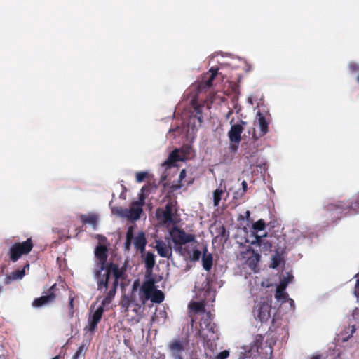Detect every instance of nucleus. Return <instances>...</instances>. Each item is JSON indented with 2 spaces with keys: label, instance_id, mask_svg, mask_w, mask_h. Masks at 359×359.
Returning a JSON list of instances; mask_svg holds the SVG:
<instances>
[{
  "label": "nucleus",
  "instance_id": "f257e3e1",
  "mask_svg": "<svg viewBox=\"0 0 359 359\" xmlns=\"http://www.w3.org/2000/svg\"><path fill=\"white\" fill-rule=\"evenodd\" d=\"M95 256L99 264V267L94 271L97 290L118 288V281L124 278L126 269L116 263L107 262L108 249L105 245H98L95 250Z\"/></svg>",
  "mask_w": 359,
  "mask_h": 359
},
{
  "label": "nucleus",
  "instance_id": "f03ea898",
  "mask_svg": "<svg viewBox=\"0 0 359 359\" xmlns=\"http://www.w3.org/2000/svg\"><path fill=\"white\" fill-rule=\"evenodd\" d=\"M117 289L118 288L107 287L106 290H97L100 293L103 294V299L101 302V305L89 316L88 325L85 327L86 330L91 332H94L96 330L97 324L101 320L104 311V307L111 303L116 294Z\"/></svg>",
  "mask_w": 359,
  "mask_h": 359
},
{
  "label": "nucleus",
  "instance_id": "7ed1b4c3",
  "mask_svg": "<svg viewBox=\"0 0 359 359\" xmlns=\"http://www.w3.org/2000/svg\"><path fill=\"white\" fill-rule=\"evenodd\" d=\"M154 278L149 277L143 282L139 290V300L142 304H145L148 300L155 304H161L165 299L164 293L157 290Z\"/></svg>",
  "mask_w": 359,
  "mask_h": 359
},
{
  "label": "nucleus",
  "instance_id": "20e7f679",
  "mask_svg": "<svg viewBox=\"0 0 359 359\" xmlns=\"http://www.w3.org/2000/svg\"><path fill=\"white\" fill-rule=\"evenodd\" d=\"M195 291L196 296L201 299V302H192L189 305V308L196 313H204L205 309L203 302L213 301L215 297V292L211 288L209 279L208 278H204L201 283V285H199V282H196Z\"/></svg>",
  "mask_w": 359,
  "mask_h": 359
},
{
  "label": "nucleus",
  "instance_id": "39448f33",
  "mask_svg": "<svg viewBox=\"0 0 359 359\" xmlns=\"http://www.w3.org/2000/svg\"><path fill=\"white\" fill-rule=\"evenodd\" d=\"M34 243L31 238L23 242H15L8 251L7 255L9 260L12 262H16L23 255H27L32 251Z\"/></svg>",
  "mask_w": 359,
  "mask_h": 359
},
{
  "label": "nucleus",
  "instance_id": "423d86ee",
  "mask_svg": "<svg viewBox=\"0 0 359 359\" xmlns=\"http://www.w3.org/2000/svg\"><path fill=\"white\" fill-rule=\"evenodd\" d=\"M198 334L205 342L215 340L216 335V325L212 323L210 312L205 313L204 316L201 318Z\"/></svg>",
  "mask_w": 359,
  "mask_h": 359
},
{
  "label": "nucleus",
  "instance_id": "0eeeda50",
  "mask_svg": "<svg viewBox=\"0 0 359 359\" xmlns=\"http://www.w3.org/2000/svg\"><path fill=\"white\" fill-rule=\"evenodd\" d=\"M348 206L340 202L338 204L330 203L324 206L323 216L329 223H334L341 219L346 214Z\"/></svg>",
  "mask_w": 359,
  "mask_h": 359
},
{
  "label": "nucleus",
  "instance_id": "6e6552de",
  "mask_svg": "<svg viewBox=\"0 0 359 359\" xmlns=\"http://www.w3.org/2000/svg\"><path fill=\"white\" fill-rule=\"evenodd\" d=\"M174 202L169 201L164 208H158L156 211V217L158 222L166 226L170 224H175L177 222L173 218Z\"/></svg>",
  "mask_w": 359,
  "mask_h": 359
},
{
  "label": "nucleus",
  "instance_id": "1a4fd4ad",
  "mask_svg": "<svg viewBox=\"0 0 359 359\" xmlns=\"http://www.w3.org/2000/svg\"><path fill=\"white\" fill-rule=\"evenodd\" d=\"M169 234L175 244V247L184 245L187 243L194 242L196 238L194 234L187 233L182 229H180L175 224L169 230Z\"/></svg>",
  "mask_w": 359,
  "mask_h": 359
},
{
  "label": "nucleus",
  "instance_id": "9d476101",
  "mask_svg": "<svg viewBox=\"0 0 359 359\" xmlns=\"http://www.w3.org/2000/svg\"><path fill=\"white\" fill-rule=\"evenodd\" d=\"M268 118L266 117V115L264 114L263 113L258 111L257 114V118L255 121V126L258 127L259 131L257 133L255 130L254 129V132L252 134V138L254 140H257L260 137L265 135L268 131H269V119H270V115H267Z\"/></svg>",
  "mask_w": 359,
  "mask_h": 359
},
{
  "label": "nucleus",
  "instance_id": "9b49d317",
  "mask_svg": "<svg viewBox=\"0 0 359 359\" xmlns=\"http://www.w3.org/2000/svg\"><path fill=\"white\" fill-rule=\"evenodd\" d=\"M144 203V196L143 194H140L139 200L133 201L129 210L125 209L121 213L124 217L130 218L133 220H137L140 218L141 214L143 211L142 206Z\"/></svg>",
  "mask_w": 359,
  "mask_h": 359
},
{
  "label": "nucleus",
  "instance_id": "f8f14e48",
  "mask_svg": "<svg viewBox=\"0 0 359 359\" xmlns=\"http://www.w3.org/2000/svg\"><path fill=\"white\" fill-rule=\"evenodd\" d=\"M56 290H57V287L55 283L48 289L46 294L34 299L32 306L34 308H40L54 302L57 297Z\"/></svg>",
  "mask_w": 359,
  "mask_h": 359
},
{
  "label": "nucleus",
  "instance_id": "ddd939ff",
  "mask_svg": "<svg viewBox=\"0 0 359 359\" xmlns=\"http://www.w3.org/2000/svg\"><path fill=\"white\" fill-rule=\"evenodd\" d=\"M218 68L212 67L208 72L203 75L198 86L200 91H203L212 86V82L218 74Z\"/></svg>",
  "mask_w": 359,
  "mask_h": 359
},
{
  "label": "nucleus",
  "instance_id": "4468645a",
  "mask_svg": "<svg viewBox=\"0 0 359 359\" xmlns=\"http://www.w3.org/2000/svg\"><path fill=\"white\" fill-rule=\"evenodd\" d=\"M271 306L266 302L258 304L253 309L254 316L260 321H266L270 317Z\"/></svg>",
  "mask_w": 359,
  "mask_h": 359
},
{
  "label": "nucleus",
  "instance_id": "2eb2a0df",
  "mask_svg": "<svg viewBox=\"0 0 359 359\" xmlns=\"http://www.w3.org/2000/svg\"><path fill=\"white\" fill-rule=\"evenodd\" d=\"M184 158V154L178 149H175L169 154L166 161L163 163V165L167 168H171L175 165L176 162L183 161Z\"/></svg>",
  "mask_w": 359,
  "mask_h": 359
},
{
  "label": "nucleus",
  "instance_id": "dca6fc26",
  "mask_svg": "<svg viewBox=\"0 0 359 359\" xmlns=\"http://www.w3.org/2000/svg\"><path fill=\"white\" fill-rule=\"evenodd\" d=\"M155 243L154 248L160 257L169 258L172 256V250L170 245H167L161 240H156Z\"/></svg>",
  "mask_w": 359,
  "mask_h": 359
},
{
  "label": "nucleus",
  "instance_id": "f3484780",
  "mask_svg": "<svg viewBox=\"0 0 359 359\" xmlns=\"http://www.w3.org/2000/svg\"><path fill=\"white\" fill-rule=\"evenodd\" d=\"M135 303H138L136 297V292H131L128 294H123L121 297L120 305L125 313L128 312L129 309Z\"/></svg>",
  "mask_w": 359,
  "mask_h": 359
},
{
  "label": "nucleus",
  "instance_id": "a211bd4d",
  "mask_svg": "<svg viewBox=\"0 0 359 359\" xmlns=\"http://www.w3.org/2000/svg\"><path fill=\"white\" fill-rule=\"evenodd\" d=\"M169 348L176 359H182V353L185 350L184 343L179 339L172 341L169 344Z\"/></svg>",
  "mask_w": 359,
  "mask_h": 359
},
{
  "label": "nucleus",
  "instance_id": "6ab92c4d",
  "mask_svg": "<svg viewBox=\"0 0 359 359\" xmlns=\"http://www.w3.org/2000/svg\"><path fill=\"white\" fill-rule=\"evenodd\" d=\"M243 128L240 124H234L231 127L228 133L229 140L232 143L238 144L241 140V133H243Z\"/></svg>",
  "mask_w": 359,
  "mask_h": 359
},
{
  "label": "nucleus",
  "instance_id": "aec40b11",
  "mask_svg": "<svg viewBox=\"0 0 359 359\" xmlns=\"http://www.w3.org/2000/svg\"><path fill=\"white\" fill-rule=\"evenodd\" d=\"M29 268V264L27 262V264L24 266L22 269H17L13 271L11 274L7 275L5 278L4 283L8 285L11 283L13 280L22 279L25 275V269Z\"/></svg>",
  "mask_w": 359,
  "mask_h": 359
},
{
  "label": "nucleus",
  "instance_id": "412c9836",
  "mask_svg": "<svg viewBox=\"0 0 359 359\" xmlns=\"http://www.w3.org/2000/svg\"><path fill=\"white\" fill-rule=\"evenodd\" d=\"M133 244L137 251H140L141 253L144 252L147 245V239L145 233L143 231L139 232L135 237Z\"/></svg>",
  "mask_w": 359,
  "mask_h": 359
},
{
  "label": "nucleus",
  "instance_id": "4be33fe9",
  "mask_svg": "<svg viewBox=\"0 0 359 359\" xmlns=\"http://www.w3.org/2000/svg\"><path fill=\"white\" fill-rule=\"evenodd\" d=\"M266 234H265L264 236H256L255 241L252 242V244H257V245L262 247L264 251H271V242L266 240Z\"/></svg>",
  "mask_w": 359,
  "mask_h": 359
},
{
  "label": "nucleus",
  "instance_id": "5701e85b",
  "mask_svg": "<svg viewBox=\"0 0 359 359\" xmlns=\"http://www.w3.org/2000/svg\"><path fill=\"white\" fill-rule=\"evenodd\" d=\"M213 264V257L211 253H208L207 248H205L203 250V253L202 256V264L203 269L209 271L212 267Z\"/></svg>",
  "mask_w": 359,
  "mask_h": 359
},
{
  "label": "nucleus",
  "instance_id": "b1692460",
  "mask_svg": "<svg viewBox=\"0 0 359 359\" xmlns=\"http://www.w3.org/2000/svg\"><path fill=\"white\" fill-rule=\"evenodd\" d=\"M81 222L83 224H90L94 229L97 226L98 217L95 214L81 215L80 217Z\"/></svg>",
  "mask_w": 359,
  "mask_h": 359
},
{
  "label": "nucleus",
  "instance_id": "393cba45",
  "mask_svg": "<svg viewBox=\"0 0 359 359\" xmlns=\"http://www.w3.org/2000/svg\"><path fill=\"white\" fill-rule=\"evenodd\" d=\"M191 106L195 113L194 116L197 118L198 121L201 123L203 121L202 109L204 107V104L199 103L196 99H193L191 100Z\"/></svg>",
  "mask_w": 359,
  "mask_h": 359
},
{
  "label": "nucleus",
  "instance_id": "a878e982",
  "mask_svg": "<svg viewBox=\"0 0 359 359\" xmlns=\"http://www.w3.org/2000/svg\"><path fill=\"white\" fill-rule=\"evenodd\" d=\"M133 231V226H130L128 228L126 236V241L124 243V249L126 251H129L130 249L132 241L134 238Z\"/></svg>",
  "mask_w": 359,
  "mask_h": 359
},
{
  "label": "nucleus",
  "instance_id": "bb28decb",
  "mask_svg": "<svg viewBox=\"0 0 359 359\" xmlns=\"http://www.w3.org/2000/svg\"><path fill=\"white\" fill-rule=\"evenodd\" d=\"M175 250L185 259H189L192 249L189 246L181 245L175 247Z\"/></svg>",
  "mask_w": 359,
  "mask_h": 359
},
{
  "label": "nucleus",
  "instance_id": "cd10ccee",
  "mask_svg": "<svg viewBox=\"0 0 359 359\" xmlns=\"http://www.w3.org/2000/svg\"><path fill=\"white\" fill-rule=\"evenodd\" d=\"M155 255L151 252H147L144 258V264L147 269H152L155 265Z\"/></svg>",
  "mask_w": 359,
  "mask_h": 359
},
{
  "label": "nucleus",
  "instance_id": "c85d7f7f",
  "mask_svg": "<svg viewBox=\"0 0 359 359\" xmlns=\"http://www.w3.org/2000/svg\"><path fill=\"white\" fill-rule=\"evenodd\" d=\"M225 193V190L221 189L220 187L217 188L213 191V205L215 207L219 205V202L222 198V196Z\"/></svg>",
  "mask_w": 359,
  "mask_h": 359
},
{
  "label": "nucleus",
  "instance_id": "c756f323",
  "mask_svg": "<svg viewBox=\"0 0 359 359\" xmlns=\"http://www.w3.org/2000/svg\"><path fill=\"white\" fill-rule=\"evenodd\" d=\"M275 298L277 300L282 301L283 302H285L288 298V294L283 287H277L276 293H275Z\"/></svg>",
  "mask_w": 359,
  "mask_h": 359
},
{
  "label": "nucleus",
  "instance_id": "7c9ffc66",
  "mask_svg": "<svg viewBox=\"0 0 359 359\" xmlns=\"http://www.w3.org/2000/svg\"><path fill=\"white\" fill-rule=\"evenodd\" d=\"M186 177V170L184 169L182 170L180 176H179V180L177 182H173L172 184L170 187V189L172 191H177L179 189H180L182 187V181Z\"/></svg>",
  "mask_w": 359,
  "mask_h": 359
},
{
  "label": "nucleus",
  "instance_id": "2f4dec72",
  "mask_svg": "<svg viewBox=\"0 0 359 359\" xmlns=\"http://www.w3.org/2000/svg\"><path fill=\"white\" fill-rule=\"evenodd\" d=\"M86 350L87 348L85 347V345L81 344V346H79L76 353L72 356V359H79L81 356H82L83 358H84Z\"/></svg>",
  "mask_w": 359,
  "mask_h": 359
},
{
  "label": "nucleus",
  "instance_id": "473e14b6",
  "mask_svg": "<svg viewBox=\"0 0 359 359\" xmlns=\"http://www.w3.org/2000/svg\"><path fill=\"white\" fill-rule=\"evenodd\" d=\"M201 252L195 246L192 248V251L189 259L192 262L198 261L201 257Z\"/></svg>",
  "mask_w": 359,
  "mask_h": 359
},
{
  "label": "nucleus",
  "instance_id": "72a5a7b5",
  "mask_svg": "<svg viewBox=\"0 0 359 359\" xmlns=\"http://www.w3.org/2000/svg\"><path fill=\"white\" fill-rule=\"evenodd\" d=\"M266 227V223L264 219H260L252 224V228L255 231H262Z\"/></svg>",
  "mask_w": 359,
  "mask_h": 359
},
{
  "label": "nucleus",
  "instance_id": "f704fd0d",
  "mask_svg": "<svg viewBox=\"0 0 359 359\" xmlns=\"http://www.w3.org/2000/svg\"><path fill=\"white\" fill-rule=\"evenodd\" d=\"M74 297L72 294H70L69 296V311H68V316L70 318H73L74 313Z\"/></svg>",
  "mask_w": 359,
  "mask_h": 359
},
{
  "label": "nucleus",
  "instance_id": "c9c22d12",
  "mask_svg": "<svg viewBox=\"0 0 359 359\" xmlns=\"http://www.w3.org/2000/svg\"><path fill=\"white\" fill-rule=\"evenodd\" d=\"M217 236L222 237V238H227L229 237V233L226 231V228L224 225H221L217 229Z\"/></svg>",
  "mask_w": 359,
  "mask_h": 359
},
{
  "label": "nucleus",
  "instance_id": "e433bc0d",
  "mask_svg": "<svg viewBox=\"0 0 359 359\" xmlns=\"http://www.w3.org/2000/svg\"><path fill=\"white\" fill-rule=\"evenodd\" d=\"M345 206H348V209L350 208L359 212V197L353 201L350 205H345Z\"/></svg>",
  "mask_w": 359,
  "mask_h": 359
},
{
  "label": "nucleus",
  "instance_id": "4c0bfd02",
  "mask_svg": "<svg viewBox=\"0 0 359 359\" xmlns=\"http://www.w3.org/2000/svg\"><path fill=\"white\" fill-rule=\"evenodd\" d=\"M147 177V173L146 172H139L136 173L135 178L137 182H142L144 181L146 177Z\"/></svg>",
  "mask_w": 359,
  "mask_h": 359
},
{
  "label": "nucleus",
  "instance_id": "58836bf2",
  "mask_svg": "<svg viewBox=\"0 0 359 359\" xmlns=\"http://www.w3.org/2000/svg\"><path fill=\"white\" fill-rule=\"evenodd\" d=\"M244 191H241V189L236 191L233 194V199L234 200H240L241 199L244 195H245Z\"/></svg>",
  "mask_w": 359,
  "mask_h": 359
},
{
  "label": "nucleus",
  "instance_id": "ea45409f",
  "mask_svg": "<svg viewBox=\"0 0 359 359\" xmlns=\"http://www.w3.org/2000/svg\"><path fill=\"white\" fill-rule=\"evenodd\" d=\"M348 68L352 73H355L359 70V65L355 62H350Z\"/></svg>",
  "mask_w": 359,
  "mask_h": 359
},
{
  "label": "nucleus",
  "instance_id": "a19ab883",
  "mask_svg": "<svg viewBox=\"0 0 359 359\" xmlns=\"http://www.w3.org/2000/svg\"><path fill=\"white\" fill-rule=\"evenodd\" d=\"M144 304H142V303H135L134 304H132L130 307H133V311L135 312L136 314H137L141 309L142 306Z\"/></svg>",
  "mask_w": 359,
  "mask_h": 359
},
{
  "label": "nucleus",
  "instance_id": "79ce46f5",
  "mask_svg": "<svg viewBox=\"0 0 359 359\" xmlns=\"http://www.w3.org/2000/svg\"><path fill=\"white\" fill-rule=\"evenodd\" d=\"M229 355V352L226 350L225 351H223L222 352H220L217 356V359H226V358H228Z\"/></svg>",
  "mask_w": 359,
  "mask_h": 359
},
{
  "label": "nucleus",
  "instance_id": "37998d69",
  "mask_svg": "<svg viewBox=\"0 0 359 359\" xmlns=\"http://www.w3.org/2000/svg\"><path fill=\"white\" fill-rule=\"evenodd\" d=\"M140 287H140V281H139V280H135L133 282V283L131 292H136L137 290L139 291Z\"/></svg>",
  "mask_w": 359,
  "mask_h": 359
},
{
  "label": "nucleus",
  "instance_id": "c03bdc74",
  "mask_svg": "<svg viewBox=\"0 0 359 359\" xmlns=\"http://www.w3.org/2000/svg\"><path fill=\"white\" fill-rule=\"evenodd\" d=\"M355 277H358V279L356 280L355 285V296H358V292H359V273L355 275Z\"/></svg>",
  "mask_w": 359,
  "mask_h": 359
},
{
  "label": "nucleus",
  "instance_id": "a18cd8bd",
  "mask_svg": "<svg viewBox=\"0 0 359 359\" xmlns=\"http://www.w3.org/2000/svg\"><path fill=\"white\" fill-rule=\"evenodd\" d=\"M280 264V259L278 257H273V262L271 264L272 268H276Z\"/></svg>",
  "mask_w": 359,
  "mask_h": 359
},
{
  "label": "nucleus",
  "instance_id": "49530a36",
  "mask_svg": "<svg viewBox=\"0 0 359 359\" xmlns=\"http://www.w3.org/2000/svg\"><path fill=\"white\" fill-rule=\"evenodd\" d=\"M287 284H288L287 280L286 278H284L283 280H282L280 281V285L278 287H281L285 290V287H287Z\"/></svg>",
  "mask_w": 359,
  "mask_h": 359
},
{
  "label": "nucleus",
  "instance_id": "de8ad7c7",
  "mask_svg": "<svg viewBox=\"0 0 359 359\" xmlns=\"http://www.w3.org/2000/svg\"><path fill=\"white\" fill-rule=\"evenodd\" d=\"M251 251H252V254L254 255L255 261L259 262L260 259V257H261L260 255L258 252H255L254 250H252Z\"/></svg>",
  "mask_w": 359,
  "mask_h": 359
},
{
  "label": "nucleus",
  "instance_id": "09e8293b",
  "mask_svg": "<svg viewBox=\"0 0 359 359\" xmlns=\"http://www.w3.org/2000/svg\"><path fill=\"white\" fill-rule=\"evenodd\" d=\"M241 185H242V189H240L241 191H244V192L245 193L247 191V188H248L247 182L245 181H243L241 183Z\"/></svg>",
  "mask_w": 359,
  "mask_h": 359
},
{
  "label": "nucleus",
  "instance_id": "8fccbe9b",
  "mask_svg": "<svg viewBox=\"0 0 359 359\" xmlns=\"http://www.w3.org/2000/svg\"><path fill=\"white\" fill-rule=\"evenodd\" d=\"M231 150H232V151H236V150H237V149H238V145H237V144H236V145H231Z\"/></svg>",
  "mask_w": 359,
  "mask_h": 359
},
{
  "label": "nucleus",
  "instance_id": "3c124183",
  "mask_svg": "<svg viewBox=\"0 0 359 359\" xmlns=\"http://www.w3.org/2000/svg\"><path fill=\"white\" fill-rule=\"evenodd\" d=\"M311 359H320V355H313L311 357Z\"/></svg>",
  "mask_w": 359,
  "mask_h": 359
},
{
  "label": "nucleus",
  "instance_id": "603ef678",
  "mask_svg": "<svg viewBox=\"0 0 359 359\" xmlns=\"http://www.w3.org/2000/svg\"><path fill=\"white\" fill-rule=\"evenodd\" d=\"M250 211H249V210H247V211L245 212L246 217H250Z\"/></svg>",
  "mask_w": 359,
  "mask_h": 359
},
{
  "label": "nucleus",
  "instance_id": "864d4df0",
  "mask_svg": "<svg viewBox=\"0 0 359 359\" xmlns=\"http://www.w3.org/2000/svg\"><path fill=\"white\" fill-rule=\"evenodd\" d=\"M60 355H57L54 358H53L52 359H60Z\"/></svg>",
  "mask_w": 359,
  "mask_h": 359
}]
</instances>
